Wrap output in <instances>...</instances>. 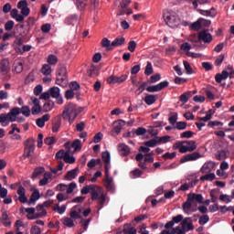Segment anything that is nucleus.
Here are the masks:
<instances>
[{
  "mask_svg": "<svg viewBox=\"0 0 234 234\" xmlns=\"http://www.w3.org/2000/svg\"><path fill=\"white\" fill-rule=\"evenodd\" d=\"M21 114V109L19 107H14L8 113L0 114V123L3 127H6L8 123L16 122V116Z\"/></svg>",
  "mask_w": 234,
  "mask_h": 234,
  "instance_id": "f257e3e1",
  "label": "nucleus"
},
{
  "mask_svg": "<svg viewBox=\"0 0 234 234\" xmlns=\"http://www.w3.org/2000/svg\"><path fill=\"white\" fill-rule=\"evenodd\" d=\"M56 85H59L63 89L69 85V73H67V67L65 65L58 66L57 69Z\"/></svg>",
  "mask_w": 234,
  "mask_h": 234,
  "instance_id": "f03ea898",
  "label": "nucleus"
},
{
  "mask_svg": "<svg viewBox=\"0 0 234 234\" xmlns=\"http://www.w3.org/2000/svg\"><path fill=\"white\" fill-rule=\"evenodd\" d=\"M163 17L166 25L170 27V28H175L176 27H178V25H180V17H178V15L174 11H165L163 14Z\"/></svg>",
  "mask_w": 234,
  "mask_h": 234,
  "instance_id": "7ed1b4c3",
  "label": "nucleus"
},
{
  "mask_svg": "<svg viewBox=\"0 0 234 234\" xmlns=\"http://www.w3.org/2000/svg\"><path fill=\"white\" fill-rule=\"evenodd\" d=\"M83 111V108L78 107L76 104L69 102L65 106L64 111L62 112V118L67 120L69 116H74V118H78L80 112Z\"/></svg>",
  "mask_w": 234,
  "mask_h": 234,
  "instance_id": "20e7f679",
  "label": "nucleus"
},
{
  "mask_svg": "<svg viewBox=\"0 0 234 234\" xmlns=\"http://www.w3.org/2000/svg\"><path fill=\"white\" fill-rule=\"evenodd\" d=\"M34 139L33 138H28L25 143V150L23 156L25 158H30L34 154V151L36 149V144H34Z\"/></svg>",
  "mask_w": 234,
  "mask_h": 234,
  "instance_id": "39448f33",
  "label": "nucleus"
},
{
  "mask_svg": "<svg viewBox=\"0 0 234 234\" xmlns=\"http://www.w3.org/2000/svg\"><path fill=\"white\" fill-rule=\"evenodd\" d=\"M48 90L51 98H54L55 100H57V103L58 105H63V96H61L59 88L52 87Z\"/></svg>",
  "mask_w": 234,
  "mask_h": 234,
  "instance_id": "423d86ee",
  "label": "nucleus"
},
{
  "mask_svg": "<svg viewBox=\"0 0 234 234\" xmlns=\"http://www.w3.org/2000/svg\"><path fill=\"white\" fill-rule=\"evenodd\" d=\"M200 41L209 44L213 41V36L207 30L200 31L197 35V43H200Z\"/></svg>",
  "mask_w": 234,
  "mask_h": 234,
  "instance_id": "0eeeda50",
  "label": "nucleus"
},
{
  "mask_svg": "<svg viewBox=\"0 0 234 234\" xmlns=\"http://www.w3.org/2000/svg\"><path fill=\"white\" fill-rule=\"evenodd\" d=\"M129 78L128 75H122L121 77H117L115 75H112L107 79L109 85H114L116 83H123V81H127Z\"/></svg>",
  "mask_w": 234,
  "mask_h": 234,
  "instance_id": "6e6552de",
  "label": "nucleus"
},
{
  "mask_svg": "<svg viewBox=\"0 0 234 234\" xmlns=\"http://www.w3.org/2000/svg\"><path fill=\"white\" fill-rule=\"evenodd\" d=\"M202 155L198 152H194L192 154H188L185 156H183L180 159V164H186V162H195V160H198V158H201Z\"/></svg>",
  "mask_w": 234,
  "mask_h": 234,
  "instance_id": "1a4fd4ad",
  "label": "nucleus"
},
{
  "mask_svg": "<svg viewBox=\"0 0 234 234\" xmlns=\"http://www.w3.org/2000/svg\"><path fill=\"white\" fill-rule=\"evenodd\" d=\"M102 162L104 163V171L108 172L111 169V153L105 151L101 153Z\"/></svg>",
  "mask_w": 234,
  "mask_h": 234,
  "instance_id": "9d476101",
  "label": "nucleus"
},
{
  "mask_svg": "<svg viewBox=\"0 0 234 234\" xmlns=\"http://www.w3.org/2000/svg\"><path fill=\"white\" fill-rule=\"evenodd\" d=\"M184 141L183 142H177L174 144V149H179V153H193V151H195L194 146L193 147H186V145H184Z\"/></svg>",
  "mask_w": 234,
  "mask_h": 234,
  "instance_id": "9b49d317",
  "label": "nucleus"
},
{
  "mask_svg": "<svg viewBox=\"0 0 234 234\" xmlns=\"http://www.w3.org/2000/svg\"><path fill=\"white\" fill-rule=\"evenodd\" d=\"M0 72L3 76H6L10 72V61L8 58H3L0 62Z\"/></svg>",
  "mask_w": 234,
  "mask_h": 234,
  "instance_id": "f8f14e48",
  "label": "nucleus"
},
{
  "mask_svg": "<svg viewBox=\"0 0 234 234\" xmlns=\"http://www.w3.org/2000/svg\"><path fill=\"white\" fill-rule=\"evenodd\" d=\"M188 200L193 202H196L197 204H204V197L202 194H196V193H189L187 195Z\"/></svg>",
  "mask_w": 234,
  "mask_h": 234,
  "instance_id": "ddd939ff",
  "label": "nucleus"
},
{
  "mask_svg": "<svg viewBox=\"0 0 234 234\" xmlns=\"http://www.w3.org/2000/svg\"><path fill=\"white\" fill-rule=\"evenodd\" d=\"M37 212L35 214V217L27 218L29 220H34L35 218H41V217L47 216V209H45V207L43 205H37Z\"/></svg>",
  "mask_w": 234,
  "mask_h": 234,
  "instance_id": "4468645a",
  "label": "nucleus"
},
{
  "mask_svg": "<svg viewBox=\"0 0 234 234\" xmlns=\"http://www.w3.org/2000/svg\"><path fill=\"white\" fill-rule=\"evenodd\" d=\"M105 187L108 191H114V183L112 177L109 176V170H105Z\"/></svg>",
  "mask_w": 234,
  "mask_h": 234,
  "instance_id": "2eb2a0df",
  "label": "nucleus"
},
{
  "mask_svg": "<svg viewBox=\"0 0 234 234\" xmlns=\"http://www.w3.org/2000/svg\"><path fill=\"white\" fill-rule=\"evenodd\" d=\"M197 12H199L201 16H206L207 17H217V9H215V7H212L209 10L198 9Z\"/></svg>",
  "mask_w": 234,
  "mask_h": 234,
  "instance_id": "dca6fc26",
  "label": "nucleus"
},
{
  "mask_svg": "<svg viewBox=\"0 0 234 234\" xmlns=\"http://www.w3.org/2000/svg\"><path fill=\"white\" fill-rule=\"evenodd\" d=\"M123 127H125V121L123 120H118L113 122V132H115L116 134L122 133Z\"/></svg>",
  "mask_w": 234,
  "mask_h": 234,
  "instance_id": "f3484780",
  "label": "nucleus"
},
{
  "mask_svg": "<svg viewBox=\"0 0 234 234\" xmlns=\"http://www.w3.org/2000/svg\"><path fill=\"white\" fill-rule=\"evenodd\" d=\"M48 120H50V114L46 113V114H44L42 117L37 119L36 124H37V127H39L40 129H43V127H45V122H48Z\"/></svg>",
  "mask_w": 234,
  "mask_h": 234,
  "instance_id": "a211bd4d",
  "label": "nucleus"
},
{
  "mask_svg": "<svg viewBox=\"0 0 234 234\" xmlns=\"http://www.w3.org/2000/svg\"><path fill=\"white\" fill-rule=\"evenodd\" d=\"M78 171H79L78 167H76L70 171H68L64 176V179L68 180L69 182L74 180L76 178V176H78Z\"/></svg>",
  "mask_w": 234,
  "mask_h": 234,
  "instance_id": "6ab92c4d",
  "label": "nucleus"
},
{
  "mask_svg": "<svg viewBox=\"0 0 234 234\" xmlns=\"http://www.w3.org/2000/svg\"><path fill=\"white\" fill-rule=\"evenodd\" d=\"M0 220L3 226H5V228H10L12 226V221H10V218L8 217V213L6 211H4L2 213Z\"/></svg>",
  "mask_w": 234,
  "mask_h": 234,
  "instance_id": "aec40b11",
  "label": "nucleus"
},
{
  "mask_svg": "<svg viewBox=\"0 0 234 234\" xmlns=\"http://www.w3.org/2000/svg\"><path fill=\"white\" fill-rule=\"evenodd\" d=\"M61 128V117H55L52 122V132L58 133Z\"/></svg>",
  "mask_w": 234,
  "mask_h": 234,
  "instance_id": "412c9836",
  "label": "nucleus"
},
{
  "mask_svg": "<svg viewBox=\"0 0 234 234\" xmlns=\"http://www.w3.org/2000/svg\"><path fill=\"white\" fill-rule=\"evenodd\" d=\"M40 197L39 190L33 191L29 200L27 201V205L32 206V204H36L37 200H39Z\"/></svg>",
  "mask_w": 234,
  "mask_h": 234,
  "instance_id": "4be33fe9",
  "label": "nucleus"
},
{
  "mask_svg": "<svg viewBox=\"0 0 234 234\" xmlns=\"http://www.w3.org/2000/svg\"><path fill=\"white\" fill-rule=\"evenodd\" d=\"M118 151L121 156H127L131 153V148H129L128 145L122 144L118 146Z\"/></svg>",
  "mask_w": 234,
  "mask_h": 234,
  "instance_id": "5701e85b",
  "label": "nucleus"
},
{
  "mask_svg": "<svg viewBox=\"0 0 234 234\" xmlns=\"http://www.w3.org/2000/svg\"><path fill=\"white\" fill-rule=\"evenodd\" d=\"M122 45H125V37H118L112 42V50L116 48V47H122Z\"/></svg>",
  "mask_w": 234,
  "mask_h": 234,
  "instance_id": "b1692460",
  "label": "nucleus"
},
{
  "mask_svg": "<svg viewBox=\"0 0 234 234\" xmlns=\"http://www.w3.org/2000/svg\"><path fill=\"white\" fill-rule=\"evenodd\" d=\"M192 207H193V203L191 200H189V197H187L186 201L184 202L182 205L184 213H186L187 215H191V211L189 210L191 209Z\"/></svg>",
  "mask_w": 234,
  "mask_h": 234,
  "instance_id": "393cba45",
  "label": "nucleus"
},
{
  "mask_svg": "<svg viewBox=\"0 0 234 234\" xmlns=\"http://www.w3.org/2000/svg\"><path fill=\"white\" fill-rule=\"evenodd\" d=\"M191 96H193V92L186 91L179 97V101H181V103H187V101H189V98H191Z\"/></svg>",
  "mask_w": 234,
  "mask_h": 234,
  "instance_id": "a878e982",
  "label": "nucleus"
},
{
  "mask_svg": "<svg viewBox=\"0 0 234 234\" xmlns=\"http://www.w3.org/2000/svg\"><path fill=\"white\" fill-rule=\"evenodd\" d=\"M101 47L103 48H106V50H108V51L112 50V43H111V40H109V38H107V37L102 38Z\"/></svg>",
  "mask_w": 234,
  "mask_h": 234,
  "instance_id": "bb28decb",
  "label": "nucleus"
},
{
  "mask_svg": "<svg viewBox=\"0 0 234 234\" xmlns=\"http://www.w3.org/2000/svg\"><path fill=\"white\" fill-rule=\"evenodd\" d=\"M52 109H54V101H48L42 106V112H50Z\"/></svg>",
  "mask_w": 234,
  "mask_h": 234,
  "instance_id": "cd10ccee",
  "label": "nucleus"
},
{
  "mask_svg": "<svg viewBox=\"0 0 234 234\" xmlns=\"http://www.w3.org/2000/svg\"><path fill=\"white\" fill-rule=\"evenodd\" d=\"M76 5L78 10H85V6H87V0H72Z\"/></svg>",
  "mask_w": 234,
  "mask_h": 234,
  "instance_id": "c85d7f7f",
  "label": "nucleus"
},
{
  "mask_svg": "<svg viewBox=\"0 0 234 234\" xmlns=\"http://www.w3.org/2000/svg\"><path fill=\"white\" fill-rule=\"evenodd\" d=\"M76 207H73L72 208H71V210H70V212H69V217H70V218H73L74 220H78V218H81V214H80L79 212H78V210H76Z\"/></svg>",
  "mask_w": 234,
  "mask_h": 234,
  "instance_id": "c756f323",
  "label": "nucleus"
},
{
  "mask_svg": "<svg viewBox=\"0 0 234 234\" xmlns=\"http://www.w3.org/2000/svg\"><path fill=\"white\" fill-rule=\"evenodd\" d=\"M41 72L44 76H50L52 74V68L49 64H45L41 68Z\"/></svg>",
  "mask_w": 234,
  "mask_h": 234,
  "instance_id": "7c9ffc66",
  "label": "nucleus"
},
{
  "mask_svg": "<svg viewBox=\"0 0 234 234\" xmlns=\"http://www.w3.org/2000/svg\"><path fill=\"white\" fill-rule=\"evenodd\" d=\"M90 189L91 200H98L100 198V193L96 190V186L90 185Z\"/></svg>",
  "mask_w": 234,
  "mask_h": 234,
  "instance_id": "2f4dec72",
  "label": "nucleus"
},
{
  "mask_svg": "<svg viewBox=\"0 0 234 234\" xmlns=\"http://www.w3.org/2000/svg\"><path fill=\"white\" fill-rule=\"evenodd\" d=\"M68 154H69V150L65 151V150L61 149L58 152H57L55 158L57 160H65Z\"/></svg>",
  "mask_w": 234,
  "mask_h": 234,
  "instance_id": "473e14b6",
  "label": "nucleus"
},
{
  "mask_svg": "<svg viewBox=\"0 0 234 234\" xmlns=\"http://www.w3.org/2000/svg\"><path fill=\"white\" fill-rule=\"evenodd\" d=\"M51 177H52V175H50V173L44 174V177L40 179L38 186H47L48 184V179H50Z\"/></svg>",
  "mask_w": 234,
  "mask_h": 234,
  "instance_id": "72a5a7b5",
  "label": "nucleus"
},
{
  "mask_svg": "<svg viewBox=\"0 0 234 234\" xmlns=\"http://www.w3.org/2000/svg\"><path fill=\"white\" fill-rule=\"evenodd\" d=\"M211 169H213V163H206L203 165V166L200 169V172L205 174V173H209L211 172Z\"/></svg>",
  "mask_w": 234,
  "mask_h": 234,
  "instance_id": "f704fd0d",
  "label": "nucleus"
},
{
  "mask_svg": "<svg viewBox=\"0 0 234 234\" xmlns=\"http://www.w3.org/2000/svg\"><path fill=\"white\" fill-rule=\"evenodd\" d=\"M71 147L74 149V153L77 151H81V141L80 139H76L72 142Z\"/></svg>",
  "mask_w": 234,
  "mask_h": 234,
  "instance_id": "c9c22d12",
  "label": "nucleus"
},
{
  "mask_svg": "<svg viewBox=\"0 0 234 234\" xmlns=\"http://www.w3.org/2000/svg\"><path fill=\"white\" fill-rule=\"evenodd\" d=\"M40 112H43V109L41 105H33L31 108V114L33 116H37V114H40Z\"/></svg>",
  "mask_w": 234,
  "mask_h": 234,
  "instance_id": "e433bc0d",
  "label": "nucleus"
},
{
  "mask_svg": "<svg viewBox=\"0 0 234 234\" xmlns=\"http://www.w3.org/2000/svg\"><path fill=\"white\" fill-rule=\"evenodd\" d=\"M144 145L146 147H156V145H158V139H156L155 136L154 139L144 142Z\"/></svg>",
  "mask_w": 234,
  "mask_h": 234,
  "instance_id": "4c0bfd02",
  "label": "nucleus"
},
{
  "mask_svg": "<svg viewBox=\"0 0 234 234\" xmlns=\"http://www.w3.org/2000/svg\"><path fill=\"white\" fill-rule=\"evenodd\" d=\"M183 65L185 67V70H186V74H188L189 76L191 74H195V71L193 70V68H191V64H189L187 62V60H184Z\"/></svg>",
  "mask_w": 234,
  "mask_h": 234,
  "instance_id": "58836bf2",
  "label": "nucleus"
},
{
  "mask_svg": "<svg viewBox=\"0 0 234 234\" xmlns=\"http://www.w3.org/2000/svg\"><path fill=\"white\" fill-rule=\"evenodd\" d=\"M20 109V114H23V116H26V118H28L30 116V107L28 106H22Z\"/></svg>",
  "mask_w": 234,
  "mask_h": 234,
  "instance_id": "ea45409f",
  "label": "nucleus"
},
{
  "mask_svg": "<svg viewBox=\"0 0 234 234\" xmlns=\"http://www.w3.org/2000/svg\"><path fill=\"white\" fill-rule=\"evenodd\" d=\"M154 101H156V96L154 95H146L144 97V102L146 103V105H153Z\"/></svg>",
  "mask_w": 234,
  "mask_h": 234,
  "instance_id": "a19ab883",
  "label": "nucleus"
},
{
  "mask_svg": "<svg viewBox=\"0 0 234 234\" xmlns=\"http://www.w3.org/2000/svg\"><path fill=\"white\" fill-rule=\"evenodd\" d=\"M44 173H45L44 167L35 169V171L33 172V175H32L33 180H36V178H37V176H41V175H43Z\"/></svg>",
  "mask_w": 234,
  "mask_h": 234,
  "instance_id": "79ce46f5",
  "label": "nucleus"
},
{
  "mask_svg": "<svg viewBox=\"0 0 234 234\" xmlns=\"http://www.w3.org/2000/svg\"><path fill=\"white\" fill-rule=\"evenodd\" d=\"M64 162L66 164H76V157L70 155V150H69V152L64 159Z\"/></svg>",
  "mask_w": 234,
  "mask_h": 234,
  "instance_id": "37998d69",
  "label": "nucleus"
},
{
  "mask_svg": "<svg viewBox=\"0 0 234 234\" xmlns=\"http://www.w3.org/2000/svg\"><path fill=\"white\" fill-rule=\"evenodd\" d=\"M54 211H58V213L59 215H63V213H65V211H67V206L66 205H62L61 207H59V204H57L54 207H53Z\"/></svg>",
  "mask_w": 234,
  "mask_h": 234,
  "instance_id": "c03bdc74",
  "label": "nucleus"
},
{
  "mask_svg": "<svg viewBox=\"0 0 234 234\" xmlns=\"http://www.w3.org/2000/svg\"><path fill=\"white\" fill-rule=\"evenodd\" d=\"M14 66L16 74H21V72H23V61H16L14 63Z\"/></svg>",
  "mask_w": 234,
  "mask_h": 234,
  "instance_id": "a18cd8bd",
  "label": "nucleus"
},
{
  "mask_svg": "<svg viewBox=\"0 0 234 234\" xmlns=\"http://www.w3.org/2000/svg\"><path fill=\"white\" fill-rule=\"evenodd\" d=\"M174 129H177V131H185V129H187V122H177L176 123V127H174Z\"/></svg>",
  "mask_w": 234,
  "mask_h": 234,
  "instance_id": "49530a36",
  "label": "nucleus"
},
{
  "mask_svg": "<svg viewBox=\"0 0 234 234\" xmlns=\"http://www.w3.org/2000/svg\"><path fill=\"white\" fill-rule=\"evenodd\" d=\"M224 125V122L220 121H210L207 123V127H211L212 129H215V127H222Z\"/></svg>",
  "mask_w": 234,
  "mask_h": 234,
  "instance_id": "de8ad7c7",
  "label": "nucleus"
},
{
  "mask_svg": "<svg viewBox=\"0 0 234 234\" xmlns=\"http://www.w3.org/2000/svg\"><path fill=\"white\" fill-rule=\"evenodd\" d=\"M216 178V176L214 173H211V174H207L205 176H202L200 177V180L204 181V180H207V181H209V182H213V180H215Z\"/></svg>",
  "mask_w": 234,
  "mask_h": 234,
  "instance_id": "09e8293b",
  "label": "nucleus"
},
{
  "mask_svg": "<svg viewBox=\"0 0 234 234\" xmlns=\"http://www.w3.org/2000/svg\"><path fill=\"white\" fill-rule=\"evenodd\" d=\"M156 140L158 144H167L171 140V136L169 135H165L163 137L156 136Z\"/></svg>",
  "mask_w": 234,
  "mask_h": 234,
  "instance_id": "8fccbe9b",
  "label": "nucleus"
},
{
  "mask_svg": "<svg viewBox=\"0 0 234 234\" xmlns=\"http://www.w3.org/2000/svg\"><path fill=\"white\" fill-rule=\"evenodd\" d=\"M122 232L124 234H136V229L134 227L127 228V225H124Z\"/></svg>",
  "mask_w": 234,
  "mask_h": 234,
  "instance_id": "3c124183",
  "label": "nucleus"
},
{
  "mask_svg": "<svg viewBox=\"0 0 234 234\" xmlns=\"http://www.w3.org/2000/svg\"><path fill=\"white\" fill-rule=\"evenodd\" d=\"M63 224L67 226V228H74V219H72V218H65Z\"/></svg>",
  "mask_w": 234,
  "mask_h": 234,
  "instance_id": "603ef678",
  "label": "nucleus"
},
{
  "mask_svg": "<svg viewBox=\"0 0 234 234\" xmlns=\"http://www.w3.org/2000/svg\"><path fill=\"white\" fill-rule=\"evenodd\" d=\"M67 195H71V193H74V189H76V187H78V185L74 182L70 183L69 186H67Z\"/></svg>",
  "mask_w": 234,
  "mask_h": 234,
  "instance_id": "864d4df0",
  "label": "nucleus"
},
{
  "mask_svg": "<svg viewBox=\"0 0 234 234\" xmlns=\"http://www.w3.org/2000/svg\"><path fill=\"white\" fill-rule=\"evenodd\" d=\"M144 172L142 170L136 168L135 170L131 172V178H140Z\"/></svg>",
  "mask_w": 234,
  "mask_h": 234,
  "instance_id": "5fc2aeb1",
  "label": "nucleus"
},
{
  "mask_svg": "<svg viewBox=\"0 0 234 234\" xmlns=\"http://www.w3.org/2000/svg\"><path fill=\"white\" fill-rule=\"evenodd\" d=\"M48 65H57L58 64V57L56 55H49L48 58Z\"/></svg>",
  "mask_w": 234,
  "mask_h": 234,
  "instance_id": "6e6d98bb",
  "label": "nucleus"
},
{
  "mask_svg": "<svg viewBox=\"0 0 234 234\" xmlns=\"http://www.w3.org/2000/svg\"><path fill=\"white\" fill-rule=\"evenodd\" d=\"M145 76H151L153 74V64L151 62H147V65L144 69Z\"/></svg>",
  "mask_w": 234,
  "mask_h": 234,
  "instance_id": "4d7b16f0",
  "label": "nucleus"
},
{
  "mask_svg": "<svg viewBox=\"0 0 234 234\" xmlns=\"http://www.w3.org/2000/svg\"><path fill=\"white\" fill-rule=\"evenodd\" d=\"M90 218L88 219H84L83 218L80 219V224L84 229V231H87L88 228H89V224H90Z\"/></svg>",
  "mask_w": 234,
  "mask_h": 234,
  "instance_id": "13d9d810",
  "label": "nucleus"
},
{
  "mask_svg": "<svg viewBox=\"0 0 234 234\" xmlns=\"http://www.w3.org/2000/svg\"><path fill=\"white\" fill-rule=\"evenodd\" d=\"M164 160H173V158H176V152L174 153H169L166 152L165 154H163Z\"/></svg>",
  "mask_w": 234,
  "mask_h": 234,
  "instance_id": "bf43d9fd",
  "label": "nucleus"
},
{
  "mask_svg": "<svg viewBox=\"0 0 234 234\" xmlns=\"http://www.w3.org/2000/svg\"><path fill=\"white\" fill-rule=\"evenodd\" d=\"M100 74V69L94 65L90 67V76H98Z\"/></svg>",
  "mask_w": 234,
  "mask_h": 234,
  "instance_id": "052dcab7",
  "label": "nucleus"
},
{
  "mask_svg": "<svg viewBox=\"0 0 234 234\" xmlns=\"http://www.w3.org/2000/svg\"><path fill=\"white\" fill-rule=\"evenodd\" d=\"M147 90V82H143L139 88L135 90V93H137L138 96L144 92V90Z\"/></svg>",
  "mask_w": 234,
  "mask_h": 234,
  "instance_id": "680f3d73",
  "label": "nucleus"
},
{
  "mask_svg": "<svg viewBox=\"0 0 234 234\" xmlns=\"http://www.w3.org/2000/svg\"><path fill=\"white\" fill-rule=\"evenodd\" d=\"M208 220H209V216L203 215L199 218L198 223L200 224V226H204V225L207 224Z\"/></svg>",
  "mask_w": 234,
  "mask_h": 234,
  "instance_id": "e2e57ef3",
  "label": "nucleus"
},
{
  "mask_svg": "<svg viewBox=\"0 0 234 234\" xmlns=\"http://www.w3.org/2000/svg\"><path fill=\"white\" fill-rule=\"evenodd\" d=\"M69 90H80V83H78V81H71L69 83Z\"/></svg>",
  "mask_w": 234,
  "mask_h": 234,
  "instance_id": "0e129e2a",
  "label": "nucleus"
},
{
  "mask_svg": "<svg viewBox=\"0 0 234 234\" xmlns=\"http://www.w3.org/2000/svg\"><path fill=\"white\" fill-rule=\"evenodd\" d=\"M183 144H186L185 147H187L189 149V147H193L194 151H196L197 149V142L196 141H184Z\"/></svg>",
  "mask_w": 234,
  "mask_h": 234,
  "instance_id": "69168bd1",
  "label": "nucleus"
},
{
  "mask_svg": "<svg viewBox=\"0 0 234 234\" xmlns=\"http://www.w3.org/2000/svg\"><path fill=\"white\" fill-rule=\"evenodd\" d=\"M200 28H202V26L200 24V18L198 20H197L196 22H194L191 25V29L192 30H200Z\"/></svg>",
  "mask_w": 234,
  "mask_h": 234,
  "instance_id": "338daca9",
  "label": "nucleus"
},
{
  "mask_svg": "<svg viewBox=\"0 0 234 234\" xmlns=\"http://www.w3.org/2000/svg\"><path fill=\"white\" fill-rule=\"evenodd\" d=\"M30 233L31 234H41V228L38 226H33L30 229Z\"/></svg>",
  "mask_w": 234,
  "mask_h": 234,
  "instance_id": "774afa93",
  "label": "nucleus"
}]
</instances>
